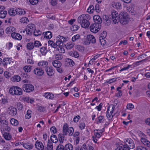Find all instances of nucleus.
<instances>
[{
	"label": "nucleus",
	"instance_id": "obj_1",
	"mask_svg": "<svg viewBox=\"0 0 150 150\" xmlns=\"http://www.w3.org/2000/svg\"><path fill=\"white\" fill-rule=\"evenodd\" d=\"M111 16V19L115 24L120 22L122 24L125 25L128 23L129 20L128 13L125 12H121L118 15L116 11H113L112 12Z\"/></svg>",
	"mask_w": 150,
	"mask_h": 150
},
{
	"label": "nucleus",
	"instance_id": "obj_2",
	"mask_svg": "<svg viewBox=\"0 0 150 150\" xmlns=\"http://www.w3.org/2000/svg\"><path fill=\"white\" fill-rule=\"evenodd\" d=\"M90 18L89 15H82L78 17L77 21L82 27L86 28L88 27L90 25L89 20Z\"/></svg>",
	"mask_w": 150,
	"mask_h": 150
},
{
	"label": "nucleus",
	"instance_id": "obj_3",
	"mask_svg": "<svg viewBox=\"0 0 150 150\" xmlns=\"http://www.w3.org/2000/svg\"><path fill=\"white\" fill-rule=\"evenodd\" d=\"M74 129L72 127H69L68 125L65 123L63 127L62 133L64 136L68 135L69 136H72L74 133Z\"/></svg>",
	"mask_w": 150,
	"mask_h": 150
},
{
	"label": "nucleus",
	"instance_id": "obj_4",
	"mask_svg": "<svg viewBox=\"0 0 150 150\" xmlns=\"http://www.w3.org/2000/svg\"><path fill=\"white\" fill-rule=\"evenodd\" d=\"M9 92L13 95L17 96L21 95L23 93L22 89L17 86L11 87L9 90Z\"/></svg>",
	"mask_w": 150,
	"mask_h": 150
},
{
	"label": "nucleus",
	"instance_id": "obj_5",
	"mask_svg": "<svg viewBox=\"0 0 150 150\" xmlns=\"http://www.w3.org/2000/svg\"><path fill=\"white\" fill-rule=\"evenodd\" d=\"M96 42V40L94 37L91 35H89L87 36L86 38L84 41V44L88 45L91 43H94Z\"/></svg>",
	"mask_w": 150,
	"mask_h": 150
},
{
	"label": "nucleus",
	"instance_id": "obj_6",
	"mask_svg": "<svg viewBox=\"0 0 150 150\" xmlns=\"http://www.w3.org/2000/svg\"><path fill=\"white\" fill-rule=\"evenodd\" d=\"M101 27L100 24L93 23L90 26V30L91 32L96 33L100 30Z\"/></svg>",
	"mask_w": 150,
	"mask_h": 150
},
{
	"label": "nucleus",
	"instance_id": "obj_7",
	"mask_svg": "<svg viewBox=\"0 0 150 150\" xmlns=\"http://www.w3.org/2000/svg\"><path fill=\"white\" fill-rule=\"evenodd\" d=\"M67 38L61 35H58L56 38V45L58 46L62 45L63 43L67 40Z\"/></svg>",
	"mask_w": 150,
	"mask_h": 150
},
{
	"label": "nucleus",
	"instance_id": "obj_8",
	"mask_svg": "<svg viewBox=\"0 0 150 150\" xmlns=\"http://www.w3.org/2000/svg\"><path fill=\"white\" fill-rule=\"evenodd\" d=\"M34 86L31 84H25L23 86V90L26 92H30L34 90Z\"/></svg>",
	"mask_w": 150,
	"mask_h": 150
},
{
	"label": "nucleus",
	"instance_id": "obj_9",
	"mask_svg": "<svg viewBox=\"0 0 150 150\" xmlns=\"http://www.w3.org/2000/svg\"><path fill=\"white\" fill-rule=\"evenodd\" d=\"M35 30V26L33 24H30L26 28V33L28 34H30Z\"/></svg>",
	"mask_w": 150,
	"mask_h": 150
},
{
	"label": "nucleus",
	"instance_id": "obj_10",
	"mask_svg": "<svg viewBox=\"0 0 150 150\" xmlns=\"http://www.w3.org/2000/svg\"><path fill=\"white\" fill-rule=\"evenodd\" d=\"M115 150H130L128 149L127 145L125 146L123 144L119 143L117 144V147Z\"/></svg>",
	"mask_w": 150,
	"mask_h": 150
},
{
	"label": "nucleus",
	"instance_id": "obj_11",
	"mask_svg": "<svg viewBox=\"0 0 150 150\" xmlns=\"http://www.w3.org/2000/svg\"><path fill=\"white\" fill-rule=\"evenodd\" d=\"M34 73L37 75L41 76L43 75L44 71L42 69L38 67L34 70Z\"/></svg>",
	"mask_w": 150,
	"mask_h": 150
},
{
	"label": "nucleus",
	"instance_id": "obj_12",
	"mask_svg": "<svg viewBox=\"0 0 150 150\" xmlns=\"http://www.w3.org/2000/svg\"><path fill=\"white\" fill-rule=\"evenodd\" d=\"M35 146L36 148L39 150H43L44 149V146L41 142L37 141L35 144Z\"/></svg>",
	"mask_w": 150,
	"mask_h": 150
},
{
	"label": "nucleus",
	"instance_id": "obj_13",
	"mask_svg": "<svg viewBox=\"0 0 150 150\" xmlns=\"http://www.w3.org/2000/svg\"><path fill=\"white\" fill-rule=\"evenodd\" d=\"M112 7L116 9H120L122 8V5L120 2L113 1L112 3Z\"/></svg>",
	"mask_w": 150,
	"mask_h": 150
},
{
	"label": "nucleus",
	"instance_id": "obj_14",
	"mask_svg": "<svg viewBox=\"0 0 150 150\" xmlns=\"http://www.w3.org/2000/svg\"><path fill=\"white\" fill-rule=\"evenodd\" d=\"M93 18L95 23L100 24L102 23V19L98 15H96L94 16Z\"/></svg>",
	"mask_w": 150,
	"mask_h": 150
},
{
	"label": "nucleus",
	"instance_id": "obj_15",
	"mask_svg": "<svg viewBox=\"0 0 150 150\" xmlns=\"http://www.w3.org/2000/svg\"><path fill=\"white\" fill-rule=\"evenodd\" d=\"M8 109L9 110V113L10 115L15 116L16 114L17 111L16 108L13 107H10L8 108Z\"/></svg>",
	"mask_w": 150,
	"mask_h": 150
},
{
	"label": "nucleus",
	"instance_id": "obj_16",
	"mask_svg": "<svg viewBox=\"0 0 150 150\" xmlns=\"http://www.w3.org/2000/svg\"><path fill=\"white\" fill-rule=\"evenodd\" d=\"M46 70L47 75L50 76H52L53 75L54 73L52 67L51 66H47Z\"/></svg>",
	"mask_w": 150,
	"mask_h": 150
},
{
	"label": "nucleus",
	"instance_id": "obj_17",
	"mask_svg": "<svg viewBox=\"0 0 150 150\" xmlns=\"http://www.w3.org/2000/svg\"><path fill=\"white\" fill-rule=\"evenodd\" d=\"M12 37L15 39L20 40L22 39V36L19 33H17L14 32L11 34Z\"/></svg>",
	"mask_w": 150,
	"mask_h": 150
},
{
	"label": "nucleus",
	"instance_id": "obj_18",
	"mask_svg": "<svg viewBox=\"0 0 150 150\" xmlns=\"http://www.w3.org/2000/svg\"><path fill=\"white\" fill-rule=\"evenodd\" d=\"M13 62L11 61V60L8 58H4L3 60V64L4 66L9 65H13Z\"/></svg>",
	"mask_w": 150,
	"mask_h": 150
},
{
	"label": "nucleus",
	"instance_id": "obj_19",
	"mask_svg": "<svg viewBox=\"0 0 150 150\" xmlns=\"http://www.w3.org/2000/svg\"><path fill=\"white\" fill-rule=\"evenodd\" d=\"M45 38L48 39H50L52 37V32L50 31H47L42 33Z\"/></svg>",
	"mask_w": 150,
	"mask_h": 150
},
{
	"label": "nucleus",
	"instance_id": "obj_20",
	"mask_svg": "<svg viewBox=\"0 0 150 150\" xmlns=\"http://www.w3.org/2000/svg\"><path fill=\"white\" fill-rule=\"evenodd\" d=\"M8 13L9 15L12 16H14L17 14L16 9L13 8L9 9Z\"/></svg>",
	"mask_w": 150,
	"mask_h": 150
},
{
	"label": "nucleus",
	"instance_id": "obj_21",
	"mask_svg": "<svg viewBox=\"0 0 150 150\" xmlns=\"http://www.w3.org/2000/svg\"><path fill=\"white\" fill-rule=\"evenodd\" d=\"M141 141L145 145L148 147H150V142L147 139L141 137Z\"/></svg>",
	"mask_w": 150,
	"mask_h": 150
},
{
	"label": "nucleus",
	"instance_id": "obj_22",
	"mask_svg": "<svg viewBox=\"0 0 150 150\" xmlns=\"http://www.w3.org/2000/svg\"><path fill=\"white\" fill-rule=\"evenodd\" d=\"M20 142L21 144L23 145V146L25 149H30L33 148V146L32 144H30V143H24L23 142L22 143Z\"/></svg>",
	"mask_w": 150,
	"mask_h": 150
},
{
	"label": "nucleus",
	"instance_id": "obj_23",
	"mask_svg": "<svg viewBox=\"0 0 150 150\" xmlns=\"http://www.w3.org/2000/svg\"><path fill=\"white\" fill-rule=\"evenodd\" d=\"M3 136L4 138L7 140H10L12 137L10 133L6 132H5L3 134Z\"/></svg>",
	"mask_w": 150,
	"mask_h": 150
},
{
	"label": "nucleus",
	"instance_id": "obj_24",
	"mask_svg": "<svg viewBox=\"0 0 150 150\" xmlns=\"http://www.w3.org/2000/svg\"><path fill=\"white\" fill-rule=\"evenodd\" d=\"M110 106H109L108 108V109H107V112H106V117H107V118H108V120H111L114 115H110V114L109 113V111H110Z\"/></svg>",
	"mask_w": 150,
	"mask_h": 150
},
{
	"label": "nucleus",
	"instance_id": "obj_25",
	"mask_svg": "<svg viewBox=\"0 0 150 150\" xmlns=\"http://www.w3.org/2000/svg\"><path fill=\"white\" fill-rule=\"evenodd\" d=\"M21 80V78L18 75H15L11 78V80L14 82H18Z\"/></svg>",
	"mask_w": 150,
	"mask_h": 150
},
{
	"label": "nucleus",
	"instance_id": "obj_26",
	"mask_svg": "<svg viewBox=\"0 0 150 150\" xmlns=\"http://www.w3.org/2000/svg\"><path fill=\"white\" fill-rule=\"evenodd\" d=\"M50 139L51 141L54 143H57L58 142V139L56 135L52 134L51 136Z\"/></svg>",
	"mask_w": 150,
	"mask_h": 150
},
{
	"label": "nucleus",
	"instance_id": "obj_27",
	"mask_svg": "<svg viewBox=\"0 0 150 150\" xmlns=\"http://www.w3.org/2000/svg\"><path fill=\"white\" fill-rule=\"evenodd\" d=\"M16 29L13 26H10L8 27L6 29V32L7 33H11L13 31H14Z\"/></svg>",
	"mask_w": 150,
	"mask_h": 150
},
{
	"label": "nucleus",
	"instance_id": "obj_28",
	"mask_svg": "<svg viewBox=\"0 0 150 150\" xmlns=\"http://www.w3.org/2000/svg\"><path fill=\"white\" fill-rule=\"evenodd\" d=\"M64 150H72L73 148L72 145L70 143L66 144L64 147Z\"/></svg>",
	"mask_w": 150,
	"mask_h": 150
},
{
	"label": "nucleus",
	"instance_id": "obj_29",
	"mask_svg": "<svg viewBox=\"0 0 150 150\" xmlns=\"http://www.w3.org/2000/svg\"><path fill=\"white\" fill-rule=\"evenodd\" d=\"M69 54L71 56L75 58H77L79 57V56L78 52L76 51L70 52H69Z\"/></svg>",
	"mask_w": 150,
	"mask_h": 150
},
{
	"label": "nucleus",
	"instance_id": "obj_30",
	"mask_svg": "<svg viewBox=\"0 0 150 150\" xmlns=\"http://www.w3.org/2000/svg\"><path fill=\"white\" fill-rule=\"evenodd\" d=\"M96 119H97L98 121L97 122V124H99V123H102L104 122V116L100 115Z\"/></svg>",
	"mask_w": 150,
	"mask_h": 150
},
{
	"label": "nucleus",
	"instance_id": "obj_31",
	"mask_svg": "<svg viewBox=\"0 0 150 150\" xmlns=\"http://www.w3.org/2000/svg\"><path fill=\"white\" fill-rule=\"evenodd\" d=\"M48 46H50L51 47H53L54 48H56L57 45H56V42L55 43L53 41L50 40L48 41Z\"/></svg>",
	"mask_w": 150,
	"mask_h": 150
},
{
	"label": "nucleus",
	"instance_id": "obj_32",
	"mask_svg": "<svg viewBox=\"0 0 150 150\" xmlns=\"http://www.w3.org/2000/svg\"><path fill=\"white\" fill-rule=\"evenodd\" d=\"M17 14L20 15H23L25 14L26 12L23 10L21 9H16Z\"/></svg>",
	"mask_w": 150,
	"mask_h": 150
},
{
	"label": "nucleus",
	"instance_id": "obj_33",
	"mask_svg": "<svg viewBox=\"0 0 150 150\" xmlns=\"http://www.w3.org/2000/svg\"><path fill=\"white\" fill-rule=\"evenodd\" d=\"M47 148V150H52L53 149V146L52 143L50 142L49 140H48Z\"/></svg>",
	"mask_w": 150,
	"mask_h": 150
},
{
	"label": "nucleus",
	"instance_id": "obj_34",
	"mask_svg": "<svg viewBox=\"0 0 150 150\" xmlns=\"http://www.w3.org/2000/svg\"><path fill=\"white\" fill-rule=\"evenodd\" d=\"M24 101L28 103H32L34 102V100L33 98H30L29 97H26L24 98Z\"/></svg>",
	"mask_w": 150,
	"mask_h": 150
},
{
	"label": "nucleus",
	"instance_id": "obj_35",
	"mask_svg": "<svg viewBox=\"0 0 150 150\" xmlns=\"http://www.w3.org/2000/svg\"><path fill=\"white\" fill-rule=\"evenodd\" d=\"M129 142L128 144L130 145H128V147H129V149H133L135 147L134 144L132 140L130 139Z\"/></svg>",
	"mask_w": 150,
	"mask_h": 150
},
{
	"label": "nucleus",
	"instance_id": "obj_36",
	"mask_svg": "<svg viewBox=\"0 0 150 150\" xmlns=\"http://www.w3.org/2000/svg\"><path fill=\"white\" fill-rule=\"evenodd\" d=\"M26 47L28 49L31 50L34 47V46L33 42H30L28 43L26 45Z\"/></svg>",
	"mask_w": 150,
	"mask_h": 150
},
{
	"label": "nucleus",
	"instance_id": "obj_37",
	"mask_svg": "<svg viewBox=\"0 0 150 150\" xmlns=\"http://www.w3.org/2000/svg\"><path fill=\"white\" fill-rule=\"evenodd\" d=\"M11 124L13 125L16 126L18 125V121L14 118H12L10 120Z\"/></svg>",
	"mask_w": 150,
	"mask_h": 150
},
{
	"label": "nucleus",
	"instance_id": "obj_38",
	"mask_svg": "<svg viewBox=\"0 0 150 150\" xmlns=\"http://www.w3.org/2000/svg\"><path fill=\"white\" fill-rule=\"evenodd\" d=\"M44 96L47 99H52L54 98V95L52 93H47L45 94Z\"/></svg>",
	"mask_w": 150,
	"mask_h": 150
},
{
	"label": "nucleus",
	"instance_id": "obj_39",
	"mask_svg": "<svg viewBox=\"0 0 150 150\" xmlns=\"http://www.w3.org/2000/svg\"><path fill=\"white\" fill-rule=\"evenodd\" d=\"M47 48L45 47H42L40 49V52L42 55H45L47 52Z\"/></svg>",
	"mask_w": 150,
	"mask_h": 150
},
{
	"label": "nucleus",
	"instance_id": "obj_40",
	"mask_svg": "<svg viewBox=\"0 0 150 150\" xmlns=\"http://www.w3.org/2000/svg\"><path fill=\"white\" fill-rule=\"evenodd\" d=\"M80 38V35L79 34H76L73 36L72 38V40L73 42H74L79 39Z\"/></svg>",
	"mask_w": 150,
	"mask_h": 150
},
{
	"label": "nucleus",
	"instance_id": "obj_41",
	"mask_svg": "<svg viewBox=\"0 0 150 150\" xmlns=\"http://www.w3.org/2000/svg\"><path fill=\"white\" fill-rule=\"evenodd\" d=\"M59 140L60 143H62L64 139V137L63 134H60L58 135Z\"/></svg>",
	"mask_w": 150,
	"mask_h": 150
},
{
	"label": "nucleus",
	"instance_id": "obj_42",
	"mask_svg": "<svg viewBox=\"0 0 150 150\" xmlns=\"http://www.w3.org/2000/svg\"><path fill=\"white\" fill-rule=\"evenodd\" d=\"M74 44L72 43H67L66 45V48L67 50H70L72 48Z\"/></svg>",
	"mask_w": 150,
	"mask_h": 150
},
{
	"label": "nucleus",
	"instance_id": "obj_43",
	"mask_svg": "<svg viewBox=\"0 0 150 150\" xmlns=\"http://www.w3.org/2000/svg\"><path fill=\"white\" fill-rule=\"evenodd\" d=\"M7 124L8 122L5 120H3V121H2V122L0 124V125H1V128L4 129V127H6Z\"/></svg>",
	"mask_w": 150,
	"mask_h": 150
},
{
	"label": "nucleus",
	"instance_id": "obj_44",
	"mask_svg": "<svg viewBox=\"0 0 150 150\" xmlns=\"http://www.w3.org/2000/svg\"><path fill=\"white\" fill-rule=\"evenodd\" d=\"M7 13V12L6 10L3 11L2 12L0 13V18H4L6 17Z\"/></svg>",
	"mask_w": 150,
	"mask_h": 150
},
{
	"label": "nucleus",
	"instance_id": "obj_45",
	"mask_svg": "<svg viewBox=\"0 0 150 150\" xmlns=\"http://www.w3.org/2000/svg\"><path fill=\"white\" fill-rule=\"evenodd\" d=\"M34 35L35 36L40 35L42 34V32L39 30H35L33 32Z\"/></svg>",
	"mask_w": 150,
	"mask_h": 150
},
{
	"label": "nucleus",
	"instance_id": "obj_46",
	"mask_svg": "<svg viewBox=\"0 0 150 150\" xmlns=\"http://www.w3.org/2000/svg\"><path fill=\"white\" fill-rule=\"evenodd\" d=\"M38 66L47 65H48V63L47 62L45 61H42L39 62L38 64Z\"/></svg>",
	"mask_w": 150,
	"mask_h": 150
},
{
	"label": "nucleus",
	"instance_id": "obj_47",
	"mask_svg": "<svg viewBox=\"0 0 150 150\" xmlns=\"http://www.w3.org/2000/svg\"><path fill=\"white\" fill-rule=\"evenodd\" d=\"M32 111L31 110H28L27 112V114L25 115V118L29 119L31 117V114Z\"/></svg>",
	"mask_w": 150,
	"mask_h": 150
},
{
	"label": "nucleus",
	"instance_id": "obj_48",
	"mask_svg": "<svg viewBox=\"0 0 150 150\" xmlns=\"http://www.w3.org/2000/svg\"><path fill=\"white\" fill-rule=\"evenodd\" d=\"M94 11V7L92 5H90L87 9V11L89 13H93Z\"/></svg>",
	"mask_w": 150,
	"mask_h": 150
},
{
	"label": "nucleus",
	"instance_id": "obj_49",
	"mask_svg": "<svg viewBox=\"0 0 150 150\" xmlns=\"http://www.w3.org/2000/svg\"><path fill=\"white\" fill-rule=\"evenodd\" d=\"M32 66H24L23 68L25 72H29L31 70V67Z\"/></svg>",
	"mask_w": 150,
	"mask_h": 150
},
{
	"label": "nucleus",
	"instance_id": "obj_50",
	"mask_svg": "<svg viewBox=\"0 0 150 150\" xmlns=\"http://www.w3.org/2000/svg\"><path fill=\"white\" fill-rule=\"evenodd\" d=\"M52 63L53 66H61V63L60 62L57 60L53 61Z\"/></svg>",
	"mask_w": 150,
	"mask_h": 150
},
{
	"label": "nucleus",
	"instance_id": "obj_51",
	"mask_svg": "<svg viewBox=\"0 0 150 150\" xmlns=\"http://www.w3.org/2000/svg\"><path fill=\"white\" fill-rule=\"evenodd\" d=\"M79 27L77 25H74L71 27V31H76L79 29Z\"/></svg>",
	"mask_w": 150,
	"mask_h": 150
},
{
	"label": "nucleus",
	"instance_id": "obj_52",
	"mask_svg": "<svg viewBox=\"0 0 150 150\" xmlns=\"http://www.w3.org/2000/svg\"><path fill=\"white\" fill-rule=\"evenodd\" d=\"M33 45L34 47H36L41 46L42 45L41 43L39 41L37 40L35 41L34 43L33 44Z\"/></svg>",
	"mask_w": 150,
	"mask_h": 150
},
{
	"label": "nucleus",
	"instance_id": "obj_53",
	"mask_svg": "<svg viewBox=\"0 0 150 150\" xmlns=\"http://www.w3.org/2000/svg\"><path fill=\"white\" fill-rule=\"evenodd\" d=\"M137 150H148L146 148L142 146H139L137 147Z\"/></svg>",
	"mask_w": 150,
	"mask_h": 150
},
{
	"label": "nucleus",
	"instance_id": "obj_54",
	"mask_svg": "<svg viewBox=\"0 0 150 150\" xmlns=\"http://www.w3.org/2000/svg\"><path fill=\"white\" fill-rule=\"evenodd\" d=\"M67 64L69 65H72L73 66L74 64V62L72 60L69 59H68L67 61Z\"/></svg>",
	"mask_w": 150,
	"mask_h": 150
},
{
	"label": "nucleus",
	"instance_id": "obj_55",
	"mask_svg": "<svg viewBox=\"0 0 150 150\" xmlns=\"http://www.w3.org/2000/svg\"><path fill=\"white\" fill-rule=\"evenodd\" d=\"M96 63V62L95 61V57H94V58H93L90 60L88 65L89 64L91 65H95Z\"/></svg>",
	"mask_w": 150,
	"mask_h": 150
},
{
	"label": "nucleus",
	"instance_id": "obj_56",
	"mask_svg": "<svg viewBox=\"0 0 150 150\" xmlns=\"http://www.w3.org/2000/svg\"><path fill=\"white\" fill-rule=\"evenodd\" d=\"M21 22L23 23H27L28 22V20L26 17L22 18L21 19Z\"/></svg>",
	"mask_w": 150,
	"mask_h": 150
},
{
	"label": "nucleus",
	"instance_id": "obj_57",
	"mask_svg": "<svg viewBox=\"0 0 150 150\" xmlns=\"http://www.w3.org/2000/svg\"><path fill=\"white\" fill-rule=\"evenodd\" d=\"M30 3L33 5L37 4L38 2V0H29Z\"/></svg>",
	"mask_w": 150,
	"mask_h": 150
},
{
	"label": "nucleus",
	"instance_id": "obj_58",
	"mask_svg": "<svg viewBox=\"0 0 150 150\" xmlns=\"http://www.w3.org/2000/svg\"><path fill=\"white\" fill-rule=\"evenodd\" d=\"M56 150H64V146L62 145L59 144L57 146Z\"/></svg>",
	"mask_w": 150,
	"mask_h": 150
},
{
	"label": "nucleus",
	"instance_id": "obj_59",
	"mask_svg": "<svg viewBox=\"0 0 150 150\" xmlns=\"http://www.w3.org/2000/svg\"><path fill=\"white\" fill-rule=\"evenodd\" d=\"M117 79V78H112L111 79H109V80L107 81L106 82L110 83L115 82L116 80Z\"/></svg>",
	"mask_w": 150,
	"mask_h": 150
},
{
	"label": "nucleus",
	"instance_id": "obj_60",
	"mask_svg": "<svg viewBox=\"0 0 150 150\" xmlns=\"http://www.w3.org/2000/svg\"><path fill=\"white\" fill-rule=\"evenodd\" d=\"M85 127V124L83 122H81V123H80L79 125V128L81 130L83 129H84Z\"/></svg>",
	"mask_w": 150,
	"mask_h": 150
},
{
	"label": "nucleus",
	"instance_id": "obj_61",
	"mask_svg": "<svg viewBox=\"0 0 150 150\" xmlns=\"http://www.w3.org/2000/svg\"><path fill=\"white\" fill-rule=\"evenodd\" d=\"M107 33L105 31H103L101 33L100 38H105L107 36Z\"/></svg>",
	"mask_w": 150,
	"mask_h": 150
},
{
	"label": "nucleus",
	"instance_id": "obj_62",
	"mask_svg": "<svg viewBox=\"0 0 150 150\" xmlns=\"http://www.w3.org/2000/svg\"><path fill=\"white\" fill-rule=\"evenodd\" d=\"M57 50L59 51V52L61 53H63L65 52L64 49L60 47V46H59V47L57 48Z\"/></svg>",
	"mask_w": 150,
	"mask_h": 150
},
{
	"label": "nucleus",
	"instance_id": "obj_63",
	"mask_svg": "<svg viewBox=\"0 0 150 150\" xmlns=\"http://www.w3.org/2000/svg\"><path fill=\"white\" fill-rule=\"evenodd\" d=\"M127 108L128 109L132 110L134 108V105L132 103H129L127 104Z\"/></svg>",
	"mask_w": 150,
	"mask_h": 150
},
{
	"label": "nucleus",
	"instance_id": "obj_64",
	"mask_svg": "<svg viewBox=\"0 0 150 150\" xmlns=\"http://www.w3.org/2000/svg\"><path fill=\"white\" fill-rule=\"evenodd\" d=\"M104 38H101L99 37V40L101 44L102 45H104L106 43L105 40H104Z\"/></svg>",
	"mask_w": 150,
	"mask_h": 150
}]
</instances>
